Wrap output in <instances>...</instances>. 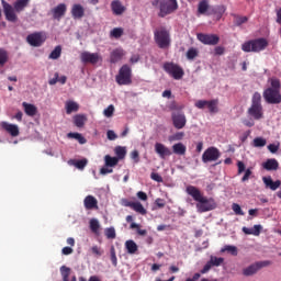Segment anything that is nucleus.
I'll use <instances>...</instances> for the list:
<instances>
[{
  "instance_id": "nucleus-1",
  "label": "nucleus",
  "mask_w": 281,
  "mask_h": 281,
  "mask_svg": "<svg viewBox=\"0 0 281 281\" xmlns=\"http://www.w3.org/2000/svg\"><path fill=\"white\" fill-rule=\"evenodd\" d=\"M187 194L190 195L193 201L198 202L195 207L199 213L214 211L217 207L216 201L212 198L204 196L203 192H201L198 187L188 186Z\"/></svg>"
},
{
  "instance_id": "nucleus-2",
  "label": "nucleus",
  "mask_w": 281,
  "mask_h": 281,
  "mask_svg": "<svg viewBox=\"0 0 281 281\" xmlns=\"http://www.w3.org/2000/svg\"><path fill=\"white\" fill-rule=\"evenodd\" d=\"M30 0H18L13 2V7L5 0H1L2 11L8 22H18V15L15 13L23 12L29 7Z\"/></svg>"
},
{
  "instance_id": "nucleus-3",
  "label": "nucleus",
  "mask_w": 281,
  "mask_h": 281,
  "mask_svg": "<svg viewBox=\"0 0 281 281\" xmlns=\"http://www.w3.org/2000/svg\"><path fill=\"white\" fill-rule=\"evenodd\" d=\"M151 5L154 8L158 7V18L160 19L173 14L179 9L177 0H153Z\"/></svg>"
},
{
  "instance_id": "nucleus-4",
  "label": "nucleus",
  "mask_w": 281,
  "mask_h": 281,
  "mask_svg": "<svg viewBox=\"0 0 281 281\" xmlns=\"http://www.w3.org/2000/svg\"><path fill=\"white\" fill-rule=\"evenodd\" d=\"M269 42L266 37H258L256 40H249L241 44V52L244 53H260L267 49Z\"/></svg>"
},
{
  "instance_id": "nucleus-5",
  "label": "nucleus",
  "mask_w": 281,
  "mask_h": 281,
  "mask_svg": "<svg viewBox=\"0 0 281 281\" xmlns=\"http://www.w3.org/2000/svg\"><path fill=\"white\" fill-rule=\"evenodd\" d=\"M153 37L158 48L168 49L170 48L171 38L170 31H168L165 26H160L153 32Z\"/></svg>"
},
{
  "instance_id": "nucleus-6",
  "label": "nucleus",
  "mask_w": 281,
  "mask_h": 281,
  "mask_svg": "<svg viewBox=\"0 0 281 281\" xmlns=\"http://www.w3.org/2000/svg\"><path fill=\"white\" fill-rule=\"evenodd\" d=\"M248 116L256 121L263 119V106H261V94L254 92L250 108H248Z\"/></svg>"
},
{
  "instance_id": "nucleus-7",
  "label": "nucleus",
  "mask_w": 281,
  "mask_h": 281,
  "mask_svg": "<svg viewBox=\"0 0 281 281\" xmlns=\"http://www.w3.org/2000/svg\"><path fill=\"white\" fill-rule=\"evenodd\" d=\"M271 261L263 260V261H256L252 265L248 266L247 268L243 269V277H254L258 273L261 269L270 267Z\"/></svg>"
},
{
  "instance_id": "nucleus-8",
  "label": "nucleus",
  "mask_w": 281,
  "mask_h": 281,
  "mask_svg": "<svg viewBox=\"0 0 281 281\" xmlns=\"http://www.w3.org/2000/svg\"><path fill=\"white\" fill-rule=\"evenodd\" d=\"M220 105V100L218 99H214V100H198L195 102V108H198L199 110H204L205 108L209 109V113L210 114H215L217 112H220V109L217 108Z\"/></svg>"
},
{
  "instance_id": "nucleus-9",
  "label": "nucleus",
  "mask_w": 281,
  "mask_h": 281,
  "mask_svg": "<svg viewBox=\"0 0 281 281\" xmlns=\"http://www.w3.org/2000/svg\"><path fill=\"white\" fill-rule=\"evenodd\" d=\"M115 80L119 86H130L132 83L131 67L127 65L120 67L119 75H116Z\"/></svg>"
},
{
  "instance_id": "nucleus-10",
  "label": "nucleus",
  "mask_w": 281,
  "mask_h": 281,
  "mask_svg": "<svg viewBox=\"0 0 281 281\" xmlns=\"http://www.w3.org/2000/svg\"><path fill=\"white\" fill-rule=\"evenodd\" d=\"M164 69L166 74L176 80H181L182 76H184V70H182L181 66L173 63L165 64Z\"/></svg>"
},
{
  "instance_id": "nucleus-11",
  "label": "nucleus",
  "mask_w": 281,
  "mask_h": 281,
  "mask_svg": "<svg viewBox=\"0 0 281 281\" xmlns=\"http://www.w3.org/2000/svg\"><path fill=\"white\" fill-rule=\"evenodd\" d=\"M45 41H47V35L43 31L35 32L26 36V43L32 47H40L45 43Z\"/></svg>"
},
{
  "instance_id": "nucleus-12",
  "label": "nucleus",
  "mask_w": 281,
  "mask_h": 281,
  "mask_svg": "<svg viewBox=\"0 0 281 281\" xmlns=\"http://www.w3.org/2000/svg\"><path fill=\"white\" fill-rule=\"evenodd\" d=\"M79 59L81 63H83V65L95 66L98 63L102 61V56H100L98 53H89L86 50L79 54Z\"/></svg>"
},
{
  "instance_id": "nucleus-13",
  "label": "nucleus",
  "mask_w": 281,
  "mask_h": 281,
  "mask_svg": "<svg viewBox=\"0 0 281 281\" xmlns=\"http://www.w3.org/2000/svg\"><path fill=\"white\" fill-rule=\"evenodd\" d=\"M263 99L267 103L271 105H278L281 103V94L280 90L267 88L266 91H263Z\"/></svg>"
},
{
  "instance_id": "nucleus-14",
  "label": "nucleus",
  "mask_w": 281,
  "mask_h": 281,
  "mask_svg": "<svg viewBox=\"0 0 281 281\" xmlns=\"http://www.w3.org/2000/svg\"><path fill=\"white\" fill-rule=\"evenodd\" d=\"M221 157V151L216 147H209L203 151V164L216 162Z\"/></svg>"
},
{
  "instance_id": "nucleus-15",
  "label": "nucleus",
  "mask_w": 281,
  "mask_h": 281,
  "mask_svg": "<svg viewBox=\"0 0 281 281\" xmlns=\"http://www.w3.org/2000/svg\"><path fill=\"white\" fill-rule=\"evenodd\" d=\"M198 41L203 45L216 46L220 43V36L216 34L198 33Z\"/></svg>"
},
{
  "instance_id": "nucleus-16",
  "label": "nucleus",
  "mask_w": 281,
  "mask_h": 281,
  "mask_svg": "<svg viewBox=\"0 0 281 281\" xmlns=\"http://www.w3.org/2000/svg\"><path fill=\"white\" fill-rule=\"evenodd\" d=\"M171 122L176 130H182L187 126V116L181 112L173 113L171 114Z\"/></svg>"
},
{
  "instance_id": "nucleus-17",
  "label": "nucleus",
  "mask_w": 281,
  "mask_h": 281,
  "mask_svg": "<svg viewBox=\"0 0 281 281\" xmlns=\"http://www.w3.org/2000/svg\"><path fill=\"white\" fill-rule=\"evenodd\" d=\"M70 14L75 20H81L86 15V9L80 3H75L70 9Z\"/></svg>"
},
{
  "instance_id": "nucleus-18",
  "label": "nucleus",
  "mask_w": 281,
  "mask_h": 281,
  "mask_svg": "<svg viewBox=\"0 0 281 281\" xmlns=\"http://www.w3.org/2000/svg\"><path fill=\"white\" fill-rule=\"evenodd\" d=\"M66 12L67 5L65 3H59L56 8L52 9V18L59 21L61 18H64Z\"/></svg>"
},
{
  "instance_id": "nucleus-19",
  "label": "nucleus",
  "mask_w": 281,
  "mask_h": 281,
  "mask_svg": "<svg viewBox=\"0 0 281 281\" xmlns=\"http://www.w3.org/2000/svg\"><path fill=\"white\" fill-rule=\"evenodd\" d=\"M155 153H157L160 159H165L166 157L171 156V150L160 143L155 144Z\"/></svg>"
},
{
  "instance_id": "nucleus-20",
  "label": "nucleus",
  "mask_w": 281,
  "mask_h": 281,
  "mask_svg": "<svg viewBox=\"0 0 281 281\" xmlns=\"http://www.w3.org/2000/svg\"><path fill=\"white\" fill-rule=\"evenodd\" d=\"M1 128L7 131V133L10 134V136H12V137L19 136V127L15 124H9L7 122H2Z\"/></svg>"
},
{
  "instance_id": "nucleus-21",
  "label": "nucleus",
  "mask_w": 281,
  "mask_h": 281,
  "mask_svg": "<svg viewBox=\"0 0 281 281\" xmlns=\"http://www.w3.org/2000/svg\"><path fill=\"white\" fill-rule=\"evenodd\" d=\"M83 206L87 211L98 210V200L92 195H87L83 200Z\"/></svg>"
},
{
  "instance_id": "nucleus-22",
  "label": "nucleus",
  "mask_w": 281,
  "mask_h": 281,
  "mask_svg": "<svg viewBox=\"0 0 281 281\" xmlns=\"http://www.w3.org/2000/svg\"><path fill=\"white\" fill-rule=\"evenodd\" d=\"M111 10L114 15H122L126 12V7L122 5L120 0H113V2H111Z\"/></svg>"
},
{
  "instance_id": "nucleus-23",
  "label": "nucleus",
  "mask_w": 281,
  "mask_h": 281,
  "mask_svg": "<svg viewBox=\"0 0 281 281\" xmlns=\"http://www.w3.org/2000/svg\"><path fill=\"white\" fill-rule=\"evenodd\" d=\"M261 167H263V169H266L267 171H277L279 164L276 158H269L266 160V162L261 165Z\"/></svg>"
},
{
  "instance_id": "nucleus-24",
  "label": "nucleus",
  "mask_w": 281,
  "mask_h": 281,
  "mask_svg": "<svg viewBox=\"0 0 281 281\" xmlns=\"http://www.w3.org/2000/svg\"><path fill=\"white\" fill-rule=\"evenodd\" d=\"M243 234L248 235V236H260L261 233V225H254L252 228H248V227H243L241 228Z\"/></svg>"
},
{
  "instance_id": "nucleus-25",
  "label": "nucleus",
  "mask_w": 281,
  "mask_h": 281,
  "mask_svg": "<svg viewBox=\"0 0 281 281\" xmlns=\"http://www.w3.org/2000/svg\"><path fill=\"white\" fill-rule=\"evenodd\" d=\"M23 109H24V113L27 116L33 117V116H36L37 114V108L34 104L23 102Z\"/></svg>"
},
{
  "instance_id": "nucleus-26",
  "label": "nucleus",
  "mask_w": 281,
  "mask_h": 281,
  "mask_svg": "<svg viewBox=\"0 0 281 281\" xmlns=\"http://www.w3.org/2000/svg\"><path fill=\"white\" fill-rule=\"evenodd\" d=\"M87 164H88L87 158H83V159H81V160H76V159H70V160H68V166H74V167H76V169H78V170H83V169H86Z\"/></svg>"
},
{
  "instance_id": "nucleus-27",
  "label": "nucleus",
  "mask_w": 281,
  "mask_h": 281,
  "mask_svg": "<svg viewBox=\"0 0 281 281\" xmlns=\"http://www.w3.org/2000/svg\"><path fill=\"white\" fill-rule=\"evenodd\" d=\"M124 57V49L116 48L113 52H111V64H116Z\"/></svg>"
},
{
  "instance_id": "nucleus-28",
  "label": "nucleus",
  "mask_w": 281,
  "mask_h": 281,
  "mask_svg": "<svg viewBox=\"0 0 281 281\" xmlns=\"http://www.w3.org/2000/svg\"><path fill=\"white\" fill-rule=\"evenodd\" d=\"M171 149L177 156H184L187 154V146L182 143L173 144V146H171Z\"/></svg>"
},
{
  "instance_id": "nucleus-29",
  "label": "nucleus",
  "mask_w": 281,
  "mask_h": 281,
  "mask_svg": "<svg viewBox=\"0 0 281 281\" xmlns=\"http://www.w3.org/2000/svg\"><path fill=\"white\" fill-rule=\"evenodd\" d=\"M263 183H266V187L272 191H277L278 188H280L281 186L280 180L273 181L271 178H266V177H263Z\"/></svg>"
},
{
  "instance_id": "nucleus-30",
  "label": "nucleus",
  "mask_w": 281,
  "mask_h": 281,
  "mask_svg": "<svg viewBox=\"0 0 281 281\" xmlns=\"http://www.w3.org/2000/svg\"><path fill=\"white\" fill-rule=\"evenodd\" d=\"M123 158H119V157H111L110 155L103 157V160L105 162V167H116L119 165V161L122 160Z\"/></svg>"
},
{
  "instance_id": "nucleus-31",
  "label": "nucleus",
  "mask_w": 281,
  "mask_h": 281,
  "mask_svg": "<svg viewBox=\"0 0 281 281\" xmlns=\"http://www.w3.org/2000/svg\"><path fill=\"white\" fill-rule=\"evenodd\" d=\"M74 121L76 127L83 128V126H86L87 116L86 114H76Z\"/></svg>"
},
{
  "instance_id": "nucleus-32",
  "label": "nucleus",
  "mask_w": 281,
  "mask_h": 281,
  "mask_svg": "<svg viewBox=\"0 0 281 281\" xmlns=\"http://www.w3.org/2000/svg\"><path fill=\"white\" fill-rule=\"evenodd\" d=\"M125 250H127V254L135 255L137 254L138 246L134 240H126L125 241Z\"/></svg>"
},
{
  "instance_id": "nucleus-33",
  "label": "nucleus",
  "mask_w": 281,
  "mask_h": 281,
  "mask_svg": "<svg viewBox=\"0 0 281 281\" xmlns=\"http://www.w3.org/2000/svg\"><path fill=\"white\" fill-rule=\"evenodd\" d=\"M65 109H66L67 115H70V113L78 112L80 106L75 101H67V103L65 104Z\"/></svg>"
},
{
  "instance_id": "nucleus-34",
  "label": "nucleus",
  "mask_w": 281,
  "mask_h": 281,
  "mask_svg": "<svg viewBox=\"0 0 281 281\" xmlns=\"http://www.w3.org/2000/svg\"><path fill=\"white\" fill-rule=\"evenodd\" d=\"M59 271L61 273L63 281H69L70 268L67 266H61V268H59ZM70 281H76V277H72V280Z\"/></svg>"
},
{
  "instance_id": "nucleus-35",
  "label": "nucleus",
  "mask_w": 281,
  "mask_h": 281,
  "mask_svg": "<svg viewBox=\"0 0 281 281\" xmlns=\"http://www.w3.org/2000/svg\"><path fill=\"white\" fill-rule=\"evenodd\" d=\"M209 11V2L206 0H201L198 4V14L204 15Z\"/></svg>"
},
{
  "instance_id": "nucleus-36",
  "label": "nucleus",
  "mask_w": 281,
  "mask_h": 281,
  "mask_svg": "<svg viewBox=\"0 0 281 281\" xmlns=\"http://www.w3.org/2000/svg\"><path fill=\"white\" fill-rule=\"evenodd\" d=\"M114 155H116V157H113V158L125 159L126 158V147L116 146L114 148Z\"/></svg>"
},
{
  "instance_id": "nucleus-37",
  "label": "nucleus",
  "mask_w": 281,
  "mask_h": 281,
  "mask_svg": "<svg viewBox=\"0 0 281 281\" xmlns=\"http://www.w3.org/2000/svg\"><path fill=\"white\" fill-rule=\"evenodd\" d=\"M122 35H124V29L122 27H115L109 33V36L114 40H119Z\"/></svg>"
},
{
  "instance_id": "nucleus-38",
  "label": "nucleus",
  "mask_w": 281,
  "mask_h": 281,
  "mask_svg": "<svg viewBox=\"0 0 281 281\" xmlns=\"http://www.w3.org/2000/svg\"><path fill=\"white\" fill-rule=\"evenodd\" d=\"M221 252H228L232 256H238V248L236 246L226 245L225 247L221 248Z\"/></svg>"
},
{
  "instance_id": "nucleus-39",
  "label": "nucleus",
  "mask_w": 281,
  "mask_h": 281,
  "mask_svg": "<svg viewBox=\"0 0 281 281\" xmlns=\"http://www.w3.org/2000/svg\"><path fill=\"white\" fill-rule=\"evenodd\" d=\"M68 138L76 139L81 145L87 143L86 137L81 136L80 133H68Z\"/></svg>"
},
{
  "instance_id": "nucleus-40",
  "label": "nucleus",
  "mask_w": 281,
  "mask_h": 281,
  "mask_svg": "<svg viewBox=\"0 0 281 281\" xmlns=\"http://www.w3.org/2000/svg\"><path fill=\"white\" fill-rule=\"evenodd\" d=\"M89 227H90V232H92V234H98V231L100 229V223L98 222V220L92 218L89 222Z\"/></svg>"
},
{
  "instance_id": "nucleus-41",
  "label": "nucleus",
  "mask_w": 281,
  "mask_h": 281,
  "mask_svg": "<svg viewBox=\"0 0 281 281\" xmlns=\"http://www.w3.org/2000/svg\"><path fill=\"white\" fill-rule=\"evenodd\" d=\"M61 56V46L57 45L54 50H52L50 55H48V59L56 60Z\"/></svg>"
},
{
  "instance_id": "nucleus-42",
  "label": "nucleus",
  "mask_w": 281,
  "mask_h": 281,
  "mask_svg": "<svg viewBox=\"0 0 281 281\" xmlns=\"http://www.w3.org/2000/svg\"><path fill=\"white\" fill-rule=\"evenodd\" d=\"M130 228L136 229V234H138V236H146V234H148L146 229H140V225L137 223H131Z\"/></svg>"
},
{
  "instance_id": "nucleus-43",
  "label": "nucleus",
  "mask_w": 281,
  "mask_h": 281,
  "mask_svg": "<svg viewBox=\"0 0 281 281\" xmlns=\"http://www.w3.org/2000/svg\"><path fill=\"white\" fill-rule=\"evenodd\" d=\"M249 19L247 16L234 15V25L239 26L247 23Z\"/></svg>"
},
{
  "instance_id": "nucleus-44",
  "label": "nucleus",
  "mask_w": 281,
  "mask_h": 281,
  "mask_svg": "<svg viewBox=\"0 0 281 281\" xmlns=\"http://www.w3.org/2000/svg\"><path fill=\"white\" fill-rule=\"evenodd\" d=\"M8 63V52L0 48V67H4Z\"/></svg>"
},
{
  "instance_id": "nucleus-45",
  "label": "nucleus",
  "mask_w": 281,
  "mask_h": 281,
  "mask_svg": "<svg viewBox=\"0 0 281 281\" xmlns=\"http://www.w3.org/2000/svg\"><path fill=\"white\" fill-rule=\"evenodd\" d=\"M199 56V50L196 48H190L187 52V59L188 60H193L195 58H198Z\"/></svg>"
},
{
  "instance_id": "nucleus-46",
  "label": "nucleus",
  "mask_w": 281,
  "mask_h": 281,
  "mask_svg": "<svg viewBox=\"0 0 281 281\" xmlns=\"http://www.w3.org/2000/svg\"><path fill=\"white\" fill-rule=\"evenodd\" d=\"M223 261H224L223 258L210 257V260H209V262H206V265H211V266H215V267H221Z\"/></svg>"
},
{
  "instance_id": "nucleus-47",
  "label": "nucleus",
  "mask_w": 281,
  "mask_h": 281,
  "mask_svg": "<svg viewBox=\"0 0 281 281\" xmlns=\"http://www.w3.org/2000/svg\"><path fill=\"white\" fill-rule=\"evenodd\" d=\"M130 207H131V210L135 211L136 213L140 214L142 216L147 214V211H146V209H144L142 203L137 204V205H132Z\"/></svg>"
},
{
  "instance_id": "nucleus-48",
  "label": "nucleus",
  "mask_w": 281,
  "mask_h": 281,
  "mask_svg": "<svg viewBox=\"0 0 281 281\" xmlns=\"http://www.w3.org/2000/svg\"><path fill=\"white\" fill-rule=\"evenodd\" d=\"M110 257H111V263H113V267H116L119 265V259L116 258V251L114 249V246H111Z\"/></svg>"
},
{
  "instance_id": "nucleus-49",
  "label": "nucleus",
  "mask_w": 281,
  "mask_h": 281,
  "mask_svg": "<svg viewBox=\"0 0 281 281\" xmlns=\"http://www.w3.org/2000/svg\"><path fill=\"white\" fill-rule=\"evenodd\" d=\"M226 10L227 9L225 8V5L215 7L214 14L217 16V20H220L221 16H223V14H225Z\"/></svg>"
},
{
  "instance_id": "nucleus-50",
  "label": "nucleus",
  "mask_w": 281,
  "mask_h": 281,
  "mask_svg": "<svg viewBox=\"0 0 281 281\" xmlns=\"http://www.w3.org/2000/svg\"><path fill=\"white\" fill-rule=\"evenodd\" d=\"M183 137H184V133L179 132L169 136V142H181Z\"/></svg>"
},
{
  "instance_id": "nucleus-51",
  "label": "nucleus",
  "mask_w": 281,
  "mask_h": 281,
  "mask_svg": "<svg viewBox=\"0 0 281 281\" xmlns=\"http://www.w3.org/2000/svg\"><path fill=\"white\" fill-rule=\"evenodd\" d=\"M267 145V140L262 137L254 138V147H265Z\"/></svg>"
},
{
  "instance_id": "nucleus-52",
  "label": "nucleus",
  "mask_w": 281,
  "mask_h": 281,
  "mask_svg": "<svg viewBox=\"0 0 281 281\" xmlns=\"http://www.w3.org/2000/svg\"><path fill=\"white\" fill-rule=\"evenodd\" d=\"M113 115H114V105H109L108 108H105V110H103V116L113 117Z\"/></svg>"
},
{
  "instance_id": "nucleus-53",
  "label": "nucleus",
  "mask_w": 281,
  "mask_h": 281,
  "mask_svg": "<svg viewBox=\"0 0 281 281\" xmlns=\"http://www.w3.org/2000/svg\"><path fill=\"white\" fill-rule=\"evenodd\" d=\"M105 237H108V239L116 238V233L114 231V227L105 228Z\"/></svg>"
},
{
  "instance_id": "nucleus-54",
  "label": "nucleus",
  "mask_w": 281,
  "mask_h": 281,
  "mask_svg": "<svg viewBox=\"0 0 281 281\" xmlns=\"http://www.w3.org/2000/svg\"><path fill=\"white\" fill-rule=\"evenodd\" d=\"M90 252H92V255H94L97 257H102V255H103L102 248L98 247L97 245H94L90 248Z\"/></svg>"
},
{
  "instance_id": "nucleus-55",
  "label": "nucleus",
  "mask_w": 281,
  "mask_h": 281,
  "mask_svg": "<svg viewBox=\"0 0 281 281\" xmlns=\"http://www.w3.org/2000/svg\"><path fill=\"white\" fill-rule=\"evenodd\" d=\"M232 211H234V214H236L237 216H243L244 215V213L241 211V206H239L238 203L232 204Z\"/></svg>"
},
{
  "instance_id": "nucleus-56",
  "label": "nucleus",
  "mask_w": 281,
  "mask_h": 281,
  "mask_svg": "<svg viewBox=\"0 0 281 281\" xmlns=\"http://www.w3.org/2000/svg\"><path fill=\"white\" fill-rule=\"evenodd\" d=\"M267 89L280 90V80L278 79L270 80V88H267Z\"/></svg>"
},
{
  "instance_id": "nucleus-57",
  "label": "nucleus",
  "mask_w": 281,
  "mask_h": 281,
  "mask_svg": "<svg viewBox=\"0 0 281 281\" xmlns=\"http://www.w3.org/2000/svg\"><path fill=\"white\" fill-rule=\"evenodd\" d=\"M150 179L153 181H157V183H162V181H164L162 177L159 173H157V172H151Z\"/></svg>"
},
{
  "instance_id": "nucleus-58",
  "label": "nucleus",
  "mask_w": 281,
  "mask_h": 281,
  "mask_svg": "<svg viewBox=\"0 0 281 281\" xmlns=\"http://www.w3.org/2000/svg\"><path fill=\"white\" fill-rule=\"evenodd\" d=\"M244 172H245V175H243L241 182H247V181H249L250 177L252 176V170L247 169Z\"/></svg>"
},
{
  "instance_id": "nucleus-59",
  "label": "nucleus",
  "mask_w": 281,
  "mask_h": 281,
  "mask_svg": "<svg viewBox=\"0 0 281 281\" xmlns=\"http://www.w3.org/2000/svg\"><path fill=\"white\" fill-rule=\"evenodd\" d=\"M131 159L135 162L138 164L140 161V158L138 156V151L137 150H133L131 151Z\"/></svg>"
},
{
  "instance_id": "nucleus-60",
  "label": "nucleus",
  "mask_w": 281,
  "mask_h": 281,
  "mask_svg": "<svg viewBox=\"0 0 281 281\" xmlns=\"http://www.w3.org/2000/svg\"><path fill=\"white\" fill-rule=\"evenodd\" d=\"M245 164L243 161H237V175H241L245 172Z\"/></svg>"
},
{
  "instance_id": "nucleus-61",
  "label": "nucleus",
  "mask_w": 281,
  "mask_h": 281,
  "mask_svg": "<svg viewBox=\"0 0 281 281\" xmlns=\"http://www.w3.org/2000/svg\"><path fill=\"white\" fill-rule=\"evenodd\" d=\"M136 198H138L140 201H148V194L144 193L143 191H138V193H136Z\"/></svg>"
},
{
  "instance_id": "nucleus-62",
  "label": "nucleus",
  "mask_w": 281,
  "mask_h": 281,
  "mask_svg": "<svg viewBox=\"0 0 281 281\" xmlns=\"http://www.w3.org/2000/svg\"><path fill=\"white\" fill-rule=\"evenodd\" d=\"M155 205H157L158 209H162L166 206V201L158 198L157 200H155Z\"/></svg>"
},
{
  "instance_id": "nucleus-63",
  "label": "nucleus",
  "mask_w": 281,
  "mask_h": 281,
  "mask_svg": "<svg viewBox=\"0 0 281 281\" xmlns=\"http://www.w3.org/2000/svg\"><path fill=\"white\" fill-rule=\"evenodd\" d=\"M117 138L116 134L114 133V131L109 130L108 131V139L111 142H114Z\"/></svg>"
},
{
  "instance_id": "nucleus-64",
  "label": "nucleus",
  "mask_w": 281,
  "mask_h": 281,
  "mask_svg": "<svg viewBox=\"0 0 281 281\" xmlns=\"http://www.w3.org/2000/svg\"><path fill=\"white\" fill-rule=\"evenodd\" d=\"M277 23L281 25V8L277 10Z\"/></svg>"
}]
</instances>
